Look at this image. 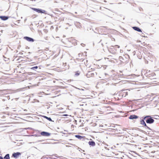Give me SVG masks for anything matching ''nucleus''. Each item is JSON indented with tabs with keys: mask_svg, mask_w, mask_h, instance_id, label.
Instances as JSON below:
<instances>
[{
	"mask_svg": "<svg viewBox=\"0 0 159 159\" xmlns=\"http://www.w3.org/2000/svg\"><path fill=\"white\" fill-rule=\"evenodd\" d=\"M32 9L34 11H37V12L39 13H45L46 11L44 10H42L40 9H36V8H32Z\"/></svg>",
	"mask_w": 159,
	"mask_h": 159,
	"instance_id": "nucleus-1",
	"label": "nucleus"
},
{
	"mask_svg": "<svg viewBox=\"0 0 159 159\" xmlns=\"http://www.w3.org/2000/svg\"><path fill=\"white\" fill-rule=\"evenodd\" d=\"M154 121V120L151 117L148 118L146 120V122L148 123L151 124Z\"/></svg>",
	"mask_w": 159,
	"mask_h": 159,
	"instance_id": "nucleus-2",
	"label": "nucleus"
},
{
	"mask_svg": "<svg viewBox=\"0 0 159 159\" xmlns=\"http://www.w3.org/2000/svg\"><path fill=\"white\" fill-rule=\"evenodd\" d=\"M41 134L44 136H48L50 135V134L49 133L45 132H41Z\"/></svg>",
	"mask_w": 159,
	"mask_h": 159,
	"instance_id": "nucleus-3",
	"label": "nucleus"
},
{
	"mask_svg": "<svg viewBox=\"0 0 159 159\" xmlns=\"http://www.w3.org/2000/svg\"><path fill=\"white\" fill-rule=\"evenodd\" d=\"M20 155V153L19 152H17L16 153H14L12 154V156L15 158H17L18 156Z\"/></svg>",
	"mask_w": 159,
	"mask_h": 159,
	"instance_id": "nucleus-4",
	"label": "nucleus"
},
{
	"mask_svg": "<svg viewBox=\"0 0 159 159\" xmlns=\"http://www.w3.org/2000/svg\"><path fill=\"white\" fill-rule=\"evenodd\" d=\"M138 116L135 115H132L130 116L129 119H137L138 118Z\"/></svg>",
	"mask_w": 159,
	"mask_h": 159,
	"instance_id": "nucleus-5",
	"label": "nucleus"
},
{
	"mask_svg": "<svg viewBox=\"0 0 159 159\" xmlns=\"http://www.w3.org/2000/svg\"><path fill=\"white\" fill-rule=\"evenodd\" d=\"M24 38L26 40H27L29 41V42H33L34 40L33 39L28 37H24Z\"/></svg>",
	"mask_w": 159,
	"mask_h": 159,
	"instance_id": "nucleus-6",
	"label": "nucleus"
},
{
	"mask_svg": "<svg viewBox=\"0 0 159 159\" xmlns=\"http://www.w3.org/2000/svg\"><path fill=\"white\" fill-rule=\"evenodd\" d=\"M0 18L2 20H6L8 19V17L6 16H0Z\"/></svg>",
	"mask_w": 159,
	"mask_h": 159,
	"instance_id": "nucleus-7",
	"label": "nucleus"
},
{
	"mask_svg": "<svg viewBox=\"0 0 159 159\" xmlns=\"http://www.w3.org/2000/svg\"><path fill=\"white\" fill-rule=\"evenodd\" d=\"M140 124L143 125H144L145 126H146V124L145 123V121L143 120H142L140 121Z\"/></svg>",
	"mask_w": 159,
	"mask_h": 159,
	"instance_id": "nucleus-8",
	"label": "nucleus"
},
{
	"mask_svg": "<svg viewBox=\"0 0 159 159\" xmlns=\"http://www.w3.org/2000/svg\"><path fill=\"white\" fill-rule=\"evenodd\" d=\"M133 28L134 30H135L137 31H138L139 32H142L141 30L138 27H133Z\"/></svg>",
	"mask_w": 159,
	"mask_h": 159,
	"instance_id": "nucleus-9",
	"label": "nucleus"
},
{
	"mask_svg": "<svg viewBox=\"0 0 159 159\" xmlns=\"http://www.w3.org/2000/svg\"><path fill=\"white\" fill-rule=\"evenodd\" d=\"M89 143L90 145L92 146H94L95 145V142L93 141L89 142Z\"/></svg>",
	"mask_w": 159,
	"mask_h": 159,
	"instance_id": "nucleus-10",
	"label": "nucleus"
},
{
	"mask_svg": "<svg viewBox=\"0 0 159 159\" xmlns=\"http://www.w3.org/2000/svg\"><path fill=\"white\" fill-rule=\"evenodd\" d=\"M4 159H10L9 155V154H7L4 157Z\"/></svg>",
	"mask_w": 159,
	"mask_h": 159,
	"instance_id": "nucleus-11",
	"label": "nucleus"
},
{
	"mask_svg": "<svg viewBox=\"0 0 159 159\" xmlns=\"http://www.w3.org/2000/svg\"><path fill=\"white\" fill-rule=\"evenodd\" d=\"M44 117L50 121H52V119L46 116H44Z\"/></svg>",
	"mask_w": 159,
	"mask_h": 159,
	"instance_id": "nucleus-12",
	"label": "nucleus"
},
{
	"mask_svg": "<svg viewBox=\"0 0 159 159\" xmlns=\"http://www.w3.org/2000/svg\"><path fill=\"white\" fill-rule=\"evenodd\" d=\"M38 68V67L37 66H34V67H33L31 68V69L32 70H34V69H37Z\"/></svg>",
	"mask_w": 159,
	"mask_h": 159,
	"instance_id": "nucleus-13",
	"label": "nucleus"
},
{
	"mask_svg": "<svg viewBox=\"0 0 159 159\" xmlns=\"http://www.w3.org/2000/svg\"><path fill=\"white\" fill-rule=\"evenodd\" d=\"M75 137L79 139H80V138H81V137L80 136H79V135H75Z\"/></svg>",
	"mask_w": 159,
	"mask_h": 159,
	"instance_id": "nucleus-14",
	"label": "nucleus"
},
{
	"mask_svg": "<svg viewBox=\"0 0 159 159\" xmlns=\"http://www.w3.org/2000/svg\"><path fill=\"white\" fill-rule=\"evenodd\" d=\"M150 117V116H145V117H144V120H145V119H146V118H147V117Z\"/></svg>",
	"mask_w": 159,
	"mask_h": 159,
	"instance_id": "nucleus-15",
	"label": "nucleus"
},
{
	"mask_svg": "<svg viewBox=\"0 0 159 159\" xmlns=\"http://www.w3.org/2000/svg\"><path fill=\"white\" fill-rule=\"evenodd\" d=\"M115 47H116L118 48H119V46H118V45H115Z\"/></svg>",
	"mask_w": 159,
	"mask_h": 159,
	"instance_id": "nucleus-16",
	"label": "nucleus"
},
{
	"mask_svg": "<svg viewBox=\"0 0 159 159\" xmlns=\"http://www.w3.org/2000/svg\"><path fill=\"white\" fill-rule=\"evenodd\" d=\"M0 159H3V158L2 157H0Z\"/></svg>",
	"mask_w": 159,
	"mask_h": 159,
	"instance_id": "nucleus-17",
	"label": "nucleus"
},
{
	"mask_svg": "<svg viewBox=\"0 0 159 159\" xmlns=\"http://www.w3.org/2000/svg\"><path fill=\"white\" fill-rule=\"evenodd\" d=\"M64 116H67V115H66H66H64Z\"/></svg>",
	"mask_w": 159,
	"mask_h": 159,
	"instance_id": "nucleus-18",
	"label": "nucleus"
},
{
	"mask_svg": "<svg viewBox=\"0 0 159 159\" xmlns=\"http://www.w3.org/2000/svg\"><path fill=\"white\" fill-rule=\"evenodd\" d=\"M77 75H79V74H77Z\"/></svg>",
	"mask_w": 159,
	"mask_h": 159,
	"instance_id": "nucleus-19",
	"label": "nucleus"
}]
</instances>
